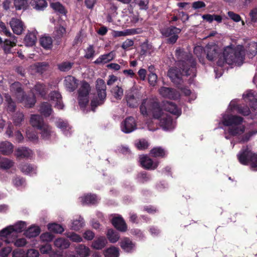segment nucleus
Listing matches in <instances>:
<instances>
[{
    "mask_svg": "<svg viewBox=\"0 0 257 257\" xmlns=\"http://www.w3.org/2000/svg\"><path fill=\"white\" fill-rule=\"evenodd\" d=\"M140 110L145 117L152 116L154 118L160 119V125L164 130H171L175 127V122L170 115L163 113L159 102L156 98L143 99L140 106Z\"/></svg>",
    "mask_w": 257,
    "mask_h": 257,
    "instance_id": "f257e3e1",
    "label": "nucleus"
},
{
    "mask_svg": "<svg viewBox=\"0 0 257 257\" xmlns=\"http://www.w3.org/2000/svg\"><path fill=\"white\" fill-rule=\"evenodd\" d=\"M244 57V53L242 46L235 47L231 45L224 48L217 64L221 67L223 66L225 63L239 66L242 64Z\"/></svg>",
    "mask_w": 257,
    "mask_h": 257,
    "instance_id": "f03ea898",
    "label": "nucleus"
},
{
    "mask_svg": "<svg viewBox=\"0 0 257 257\" xmlns=\"http://www.w3.org/2000/svg\"><path fill=\"white\" fill-rule=\"evenodd\" d=\"M243 119L241 117L236 115L224 114L222 117V123L224 125L228 126L227 130L225 132L232 136L240 135L244 132L245 126L242 124Z\"/></svg>",
    "mask_w": 257,
    "mask_h": 257,
    "instance_id": "7ed1b4c3",
    "label": "nucleus"
},
{
    "mask_svg": "<svg viewBox=\"0 0 257 257\" xmlns=\"http://www.w3.org/2000/svg\"><path fill=\"white\" fill-rule=\"evenodd\" d=\"M10 92L17 102L23 103L26 107H32L36 103V98L34 95L28 96L22 88V85L18 82H14L10 86Z\"/></svg>",
    "mask_w": 257,
    "mask_h": 257,
    "instance_id": "20e7f679",
    "label": "nucleus"
},
{
    "mask_svg": "<svg viewBox=\"0 0 257 257\" xmlns=\"http://www.w3.org/2000/svg\"><path fill=\"white\" fill-rule=\"evenodd\" d=\"M237 158L241 164L248 165L252 170H257V154L247 149L240 151Z\"/></svg>",
    "mask_w": 257,
    "mask_h": 257,
    "instance_id": "39448f33",
    "label": "nucleus"
},
{
    "mask_svg": "<svg viewBox=\"0 0 257 257\" xmlns=\"http://www.w3.org/2000/svg\"><path fill=\"white\" fill-rule=\"evenodd\" d=\"M96 89L98 97L97 98L93 99L91 102L92 109L94 111V107L102 104L106 96V86L104 81L102 79H98L96 81Z\"/></svg>",
    "mask_w": 257,
    "mask_h": 257,
    "instance_id": "423d86ee",
    "label": "nucleus"
},
{
    "mask_svg": "<svg viewBox=\"0 0 257 257\" xmlns=\"http://www.w3.org/2000/svg\"><path fill=\"white\" fill-rule=\"evenodd\" d=\"M177 65L181 69H182L183 72H184L185 75L188 76L191 75L192 76H195L196 62L191 55H187V59L186 61H179L177 63Z\"/></svg>",
    "mask_w": 257,
    "mask_h": 257,
    "instance_id": "0eeeda50",
    "label": "nucleus"
},
{
    "mask_svg": "<svg viewBox=\"0 0 257 257\" xmlns=\"http://www.w3.org/2000/svg\"><path fill=\"white\" fill-rule=\"evenodd\" d=\"M90 91L89 84L85 82L82 81L78 90V101L81 107H85L89 101L88 95Z\"/></svg>",
    "mask_w": 257,
    "mask_h": 257,
    "instance_id": "6e6552de",
    "label": "nucleus"
},
{
    "mask_svg": "<svg viewBox=\"0 0 257 257\" xmlns=\"http://www.w3.org/2000/svg\"><path fill=\"white\" fill-rule=\"evenodd\" d=\"M30 123L33 127L40 130L42 135L46 137L45 131L48 128V125L44 123L43 118L41 116L36 114L32 115L30 119Z\"/></svg>",
    "mask_w": 257,
    "mask_h": 257,
    "instance_id": "1a4fd4ad",
    "label": "nucleus"
},
{
    "mask_svg": "<svg viewBox=\"0 0 257 257\" xmlns=\"http://www.w3.org/2000/svg\"><path fill=\"white\" fill-rule=\"evenodd\" d=\"M9 24L13 32L16 35H21L25 31L24 24L20 19L13 18L10 20Z\"/></svg>",
    "mask_w": 257,
    "mask_h": 257,
    "instance_id": "9d476101",
    "label": "nucleus"
},
{
    "mask_svg": "<svg viewBox=\"0 0 257 257\" xmlns=\"http://www.w3.org/2000/svg\"><path fill=\"white\" fill-rule=\"evenodd\" d=\"M121 130L124 133H130L136 129V122L133 117H128L121 123Z\"/></svg>",
    "mask_w": 257,
    "mask_h": 257,
    "instance_id": "9b49d317",
    "label": "nucleus"
},
{
    "mask_svg": "<svg viewBox=\"0 0 257 257\" xmlns=\"http://www.w3.org/2000/svg\"><path fill=\"white\" fill-rule=\"evenodd\" d=\"M159 93L166 98L176 99L179 97V93L173 88L167 87H161L159 88Z\"/></svg>",
    "mask_w": 257,
    "mask_h": 257,
    "instance_id": "f8f14e48",
    "label": "nucleus"
},
{
    "mask_svg": "<svg viewBox=\"0 0 257 257\" xmlns=\"http://www.w3.org/2000/svg\"><path fill=\"white\" fill-rule=\"evenodd\" d=\"M125 98L129 107H135L138 106L140 96L137 92L129 91L126 93Z\"/></svg>",
    "mask_w": 257,
    "mask_h": 257,
    "instance_id": "ddd939ff",
    "label": "nucleus"
},
{
    "mask_svg": "<svg viewBox=\"0 0 257 257\" xmlns=\"http://www.w3.org/2000/svg\"><path fill=\"white\" fill-rule=\"evenodd\" d=\"M140 162L144 168L149 170H154L158 165L157 162H154L147 156H141L140 157Z\"/></svg>",
    "mask_w": 257,
    "mask_h": 257,
    "instance_id": "4468645a",
    "label": "nucleus"
},
{
    "mask_svg": "<svg viewBox=\"0 0 257 257\" xmlns=\"http://www.w3.org/2000/svg\"><path fill=\"white\" fill-rule=\"evenodd\" d=\"M17 43V38L16 36H12L9 39H6L4 40L3 45V49L6 54L12 53V48L16 45Z\"/></svg>",
    "mask_w": 257,
    "mask_h": 257,
    "instance_id": "2eb2a0df",
    "label": "nucleus"
},
{
    "mask_svg": "<svg viewBox=\"0 0 257 257\" xmlns=\"http://www.w3.org/2000/svg\"><path fill=\"white\" fill-rule=\"evenodd\" d=\"M142 32L141 29H128L122 31H113L112 35L114 37H124L140 34Z\"/></svg>",
    "mask_w": 257,
    "mask_h": 257,
    "instance_id": "dca6fc26",
    "label": "nucleus"
},
{
    "mask_svg": "<svg viewBox=\"0 0 257 257\" xmlns=\"http://www.w3.org/2000/svg\"><path fill=\"white\" fill-rule=\"evenodd\" d=\"M50 100L55 104V107L58 109H62L64 105L62 102L61 95L57 91L52 92L50 94Z\"/></svg>",
    "mask_w": 257,
    "mask_h": 257,
    "instance_id": "f3484780",
    "label": "nucleus"
},
{
    "mask_svg": "<svg viewBox=\"0 0 257 257\" xmlns=\"http://www.w3.org/2000/svg\"><path fill=\"white\" fill-rule=\"evenodd\" d=\"M168 75L172 81L176 84L180 83L181 80V78L183 73L180 70H178L176 67L170 68L168 71Z\"/></svg>",
    "mask_w": 257,
    "mask_h": 257,
    "instance_id": "a211bd4d",
    "label": "nucleus"
},
{
    "mask_svg": "<svg viewBox=\"0 0 257 257\" xmlns=\"http://www.w3.org/2000/svg\"><path fill=\"white\" fill-rule=\"evenodd\" d=\"M115 56V53L114 51L110 52L100 55L94 61V63L96 64H105L112 60Z\"/></svg>",
    "mask_w": 257,
    "mask_h": 257,
    "instance_id": "6ab92c4d",
    "label": "nucleus"
},
{
    "mask_svg": "<svg viewBox=\"0 0 257 257\" xmlns=\"http://www.w3.org/2000/svg\"><path fill=\"white\" fill-rule=\"evenodd\" d=\"M164 107L166 110L170 112L171 113L175 115L177 117L180 116L181 114V110L178 108L173 102L166 101L164 104Z\"/></svg>",
    "mask_w": 257,
    "mask_h": 257,
    "instance_id": "aec40b11",
    "label": "nucleus"
},
{
    "mask_svg": "<svg viewBox=\"0 0 257 257\" xmlns=\"http://www.w3.org/2000/svg\"><path fill=\"white\" fill-rule=\"evenodd\" d=\"M207 58L210 61L214 60L218 56V48L216 45H207L205 48Z\"/></svg>",
    "mask_w": 257,
    "mask_h": 257,
    "instance_id": "412c9836",
    "label": "nucleus"
},
{
    "mask_svg": "<svg viewBox=\"0 0 257 257\" xmlns=\"http://www.w3.org/2000/svg\"><path fill=\"white\" fill-rule=\"evenodd\" d=\"M64 84L69 91H73L77 87V80L72 76H67L64 80Z\"/></svg>",
    "mask_w": 257,
    "mask_h": 257,
    "instance_id": "4be33fe9",
    "label": "nucleus"
},
{
    "mask_svg": "<svg viewBox=\"0 0 257 257\" xmlns=\"http://www.w3.org/2000/svg\"><path fill=\"white\" fill-rule=\"evenodd\" d=\"M113 225L118 230L120 231H125L127 229L126 225L121 217H114L112 221Z\"/></svg>",
    "mask_w": 257,
    "mask_h": 257,
    "instance_id": "5701e85b",
    "label": "nucleus"
},
{
    "mask_svg": "<svg viewBox=\"0 0 257 257\" xmlns=\"http://www.w3.org/2000/svg\"><path fill=\"white\" fill-rule=\"evenodd\" d=\"M120 246L122 249L127 252L133 250L135 247V244L128 238H124L120 242Z\"/></svg>",
    "mask_w": 257,
    "mask_h": 257,
    "instance_id": "b1692460",
    "label": "nucleus"
},
{
    "mask_svg": "<svg viewBox=\"0 0 257 257\" xmlns=\"http://www.w3.org/2000/svg\"><path fill=\"white\" fill-rule=\"evenodd\" d=\"M14 146L9 142L5 141L0 143V152L4 155H9L13 152Z\"/></svg>",
    "mask_w": 257,
    "mask_h": 257,
    "instance_id": "393cba45",
    "label": "nucleus"
},
{
    "mask_svg": "<svg viewBox=\"0 0 257 257\" xmlns=\"http://www.w3.org/2000/svg\"><path fill=\"white\" fill-rule=\"evenodd\" d=\"M243 98L246 102H249V105L254 107V103H257L256 99L254 92L252 90H247L243 94Z\"/></svg>",
    "mask_w": 257,
    "mask_h": 257,
    "instance_id": "a878e982",
    "label": "nucleus"
},
{
    "mask_svg": "<svg viewBox=\"0 0 257 257\" xmlns=\"http://www.w3.org/2000/svg\"><path fill=\"white\" fill-rule=\"evenodd\" d=\"M107 240L103 236H100L96 238L92 243V247L96 249H101L106 245Z\"/></svg>",
    "mask_w": 257,
    "mask_h": 257,
    "instance_id": "bb28decb",
    "label": "nucleus"
},
{
    "mask_svg": "<svg viewBox=\"0 0 257 257\" xmlns=\"http://www.w3.org/2000/svg\"><path fill=\"white\" fill-rule=\"evenodd\" d=\"M181 30L175 27L168 28L162 30V35L168 38L175 34H178L180 33Z\"/></svg>",
    "mask_w": 257,
    "mask_h": 257,
    "instance_id": "cd10ccee",
    "label": "nucleus"
},
{
    "mask_svg": "<svg viewBox=\"0 0 257 257\" xmlns=\"http://www.w3.org/2000/svg\"><path fill=\"white\" fill-rule=\"evenodd\" d=\"M229 107L231 109L236 108L238 112L243 115H248L250 113L249 109L247 106H245L242 108L241 107L237 106L235 100H232L230 102Z\"/></svg>",
    "mask_w": 257,
    "mask_h": 257,
    "instance_id": "c85d7f7f",
    "label": "nucleus"
},
{
    "mask_svg": "<svg viewBox=\"0 0 257 257\" xmlns=\"http://www.w3.org/2000/svg\"><path fill=\"white\" fill-rule=\"evenodd\" d=\"M32 154V151L26 147L19 148L16 150V155L17 157H29Z\"/></svg>",
    "mask_w": 257,
    "mask_h": 257,
    "instance_id": "c756f323",
    "label": "nucleus"
},
{
    "mask_svg": "<svg viewBox=\"0 0 257 257\" xmlns=\"http://www.w3.org/2000/svg\"><path fill=\"white\" fill-rule=\"evenodd\" d=\"M30 4L37 10H43L47 6L45 0H31Z\"/></svg>",
    "mask_w": 257,
    "mask_h": 257,
    "instance_id": "7c9ffc66",
    "label": "nucleus"
},
{
    "mask_svg": "<svg viewBox=\"0 0 257 257\" xmlns=\"http://www.w3.org/2000/svg\"><path fill=\"white\" fill-rule=\"evenodd\" d=\"M75 249L77 254L81 257H87L90 254L89 248L83 244H79Z\"/></svg>",
    "mask_w": 257,
    "mask_h": 257,
    "instance_id": "2f4dec72",
    "label": "nucleus"
},
{
    "mask_svg": "<svg viewBox=\"0 0 257 257\" xmlns=\"http://www.w3.org/2000/svg\"><path fill=\"white\" fill-rule=\"evenodd\" d=\"M36 35L34 32H29L26 35L24 41L27 46H33L36 41Z\"/></svg>",
    "mask_w": 257,
    "mask_h": 257,
    "instance_id": "473e14b6",
    "label": "nucleus"
},
{
    "mask_svg": "<svg viewBox=\"0 0 257 257\" xmlns=\"http://www.w3.org/2000/svg\"><path fill=\"white\" fill-rule=\"evenodd\" d=\"M16 236L13 226H9L0 231V237H2L8 238Z\"/></svg>",
    "mask_w": 257,
    "mask_h": 257,
    "instance_id": "72a5a7b5",
    "label": "nucleus"
},
{
    "mask_svg": "<svg viewBox=\"0 0 257 257\" xmlns=\"http://www.w3.org/2000/svg\"><path fill=\"white\" fill-rule=\"evenodd\" d=\"M33 93L37 95H39L41 96H44L46 95L47 90L46 87L43 84L40 83H37L35 86L33 90H32Z\"/></svg>",
    "mask_w": 257,
    "mask_h": 257,
    "instance_id": "f704fd0d",
    "label": "nucleus"
},
{
    "mask_svg": "<svg viewBox=\"0 0 257 257\" xmlns=\"http://www.w3.org/2000/svg\"><path fill=\"white\" fill-rule=\"evenodd\" d=\"M40 112L45 116H48L51 114L52 109L48 103L45 102L41 104L40 108Z\"/></svg>",
    "mask_w": 257,
    "mask_h": 257,
    "instance_id": "c9c22d12",
    "label": "nucleus"
},
{
    "mask_svg": "<svg viewBox=\"0 0 257 257\" xmlns=\"http://www.w3.org/2000/svg\"><path fill=\"white\" fill-rule=\"evenodd\" d=\"M40 232V229L39 227L34 226L29 228V229L26 230L25 235L26 236L31 238L37 236L39 234Z\"/></svg>",
    "mask_w": 257,
    "mask_h": 257,
    "instance_id": "e433bc0d",
    "label": "nucleus"
},
{
    "mask_svg": "<svg viewBox=\"0 0 257 257\" xmlns=\"http://www.w3.org/2000/svg\"><path fill=\"white\" fill-rule=\"evenodd\" d=\"M5 100L7 103V110L10 112H13L16 109L15 102L13 100L11 96L9 94L5 95Z\"/></svg>",
    "mask_w": 257,
    "mask_h": 257,
    "instance_id": "4c0bfd02",
    "label": "nucleus"
},
{
    "mask_svg": "<svg viewBox=\"0 0 257 257\" xmlns=\"http://www.w3.org/2000/svg\"><path fill=\"white\" fill-rule=\"evenodd\" d=\"M106 236L109 241L111 243L117 242L120 237L118 233L111 229L108 230Z\"/></svg>",
    "mask_w": 257,
    "mask_h": 257,
    "instance_id": "58836bf2",
    "label": "nucleus"
},
{
    "mask_svg": "<svg viewBox=\"0 0 257 257\" xmlns=\"http://www.w3.org/2000/svg\"><path fill=\"white\" fill-rule=\"evenodd\" d=\"M54 245L57 247L65 249L70 246V243L64 238H59L55 240Z\"/></svg>",
    "mask_w": 257,
    "mask_h": 257,
    "instance_id": "ea45409f",
    "label": "nucleus"
},
{
    "mask_svg": "<svg viewBox=\"0 0 257 257\" xmlns=\"http://www.w3.org/2000/svg\"><path fill=\"white\" fill-rule=\"evenodd\" d=\"M83 204H94L97 201L96 196L94 195H86L81 197Z\"/></svg>",
    "mask_w": 257,
    "mask_h": 257,
    "instance_id": "a19ab883",
    "label": "nucleus"
},
{
    "mask_svg": "<svg viewBox=\"0 0 257 257\" xmlns=\"http://www.w3.org/2000/svg\"><path fill=\"white\" fill-rule=\"evenodd\" d=\"M41 46L46 49H51L52 47V40L50 37L44 36L40 39Z\"/></svg>",
    "mask_w": 257,
    "mask_h": 257,
    "instance_id": "79ce46f5",
    "label": "nucleus"
},
{
    "mask_svg": "<svg viewBox=\"0 0 257 257\" xmlns=\"http://www.w3.org/2000/svg\"><path fill=\"white\" fill-rule=\"evenodd\" d=\"M119 254L118 248L114 246L107 248L104 252L105 257H118Z\"/></svg>",
    "mask_w": 257,
    "mask_h": 257,
    "instance_id": "37998d69",
    "label": "nucleus"
},
{
    "mask_svg": "<svg viewBox=\"0 0 257 257\" xmlns=\"http://www.w3.org/2000/svg\"><path fill=\"white\" fill-rule=\"evenodd\" d=\"M111 92L113 97L117 100L121 99L123 95V89L118 86H115L113 87L111 90Z\"/></svg>",
    "mask_w": 257,
    "mask_h": 257,
    "instance_id": "c03bdc74",
    "label": "nucleus"
},
{
    "mask_svg": "<svg viewBox=\"0 0 257 257\" xmlns=\"http://www.w3.org/2000/svg\"><path fill=\"white\" fill-rule=\"evenodd\" d=\"M150 154L154 157H163L166 155V152L161 147H155L151 150Z\"/></svg>",
    "mask_w": 257,
    "mask_h": 257,
    "instance_id": "a18cd8bd",
    "label": "nucleus"
},
{
    "mask_svg": "<svg viewBox=\"0 0 257 257\" xmlns=\"http://www.w3.org/2000/svg\"><path fill=\"white\" fill-rule=\"evenodd\" d=\"M51 7L56 12L65 15L66 10L64 7L59 2H54L50 4Z\"/></svg>",
    "mask_w": 257,
    "mask_h": 257,
    "instance_id": "49530a36",
    "label": "nucleus"
},
{
    "mask_svg": "<svg viewBox=\"0 0 257 257\" xmlns=\"http://www.w3.org/2000/svg\"><path fill=\"white\" fill-rule=\"evenodd\" d=\"M57 126L60 128L62 131L64 132L66 135H68L65 131H68L71 129L70 126L68 124L67 122L60 119H59L56 123Z\"/></svg>",
    "mask_w": 257,
    "mask_h": 257,
    "instance_id": "de8ad7c7",
    "label": "nucleus"
},
{
    "mask_svg": "<svg viewBox=\"0 0 257 257\" xmlns=\"http://www.w3.org/2000/svg\"><path fill=\"white\" fill-rule=\"evenodd\" d=\"M13 165V162L7 158H3L0 161V168L2 169H9L11 168Z\"/></svg>",
    "mask_w": 257,
    "mask_h": 257,
    "instance_id": "09e8293b",
    "label": "nucleus"
},
{
    "mask_svg": "<svg viewBox=\"0 0 257 257\" xmlns=\"http://www.w3.org/2000/svg\"><path fill=\"white\" fill-rule=\"evenodd\" d=\"M48 228L50 231L57 233H61L64 231L63 227L56 223L49 224Z\"/></svg>",
    "mask_w": 257,
    "mask_h": 257,
    "instance_id": "8fccbe9b",
    "label": "nucleus"
},
{
    "mask_svg": "<svg viewBox=\"0 0 257 257\" xmlns=\"http://www.w3.org/2000/svg\"><path fill=\"white\" fill-rule=\"evenodd\" d=\"M14 5L17 10L26 9L28 6L27 0H14Z\"/></svg>",
    "mask_w": 257,
    "mask_h": 257,
    "instance_id": "3c124183",
    "label": "nucleus"
},
{
    "mask_svg": "<svg viewBox=\"0 0 257 257\" xmlns=\"http://www.w3.org/2000/svg\"><path fill=\"white\" fill-rule=\"evenodd\" d=\"M0 32L7 37L15 36L10 32L5 24L2 21H0Z\"/></svg>",
    "mask_w": 257,
    "mask_h": 257,
    "instance_id": "603ef678",
    "label": "nucleus"
},
{
    "mask_svg": "<svg viewBox=\"0 0 257 257\" xmlns=\"http://www.w3.org/2000/svg\"><path fill=\"white\" fill-rule=\"evenodd\" d=\"M12 226L16 235L17 233L22 232L26 228L25 222L23 221H20L14 225Z\"/></svg>",
    "mask_w": 257,
    "mask_h": 257,
    "instance_id": "864d4df0",
    "label": "nucleus"
},
{
    "mask_svg": "<svg viewBox=\"0 0 257 257\" xmlns=\"http://www.w3.org/2000/svg\"><path fill=\"white\" fill-rule=\"evenodd\" d=\"M83 225V221L82 218H79L78 220H75L72 223L71 228L73 230H77L80 229Z\"/></svg>",
    "mask_w": 257,
    "mask_h": 257,
    "instance_id": "5fc2aeb1",
    "label": "nucleus"
},
{
    "mask_svg": "<svg viewBox=\"0 0 257 257\" xmlns=\"http://www.w3.org/2000/svg\"><path fill=\"white\" fill-rule=\"evenodd\" d=\"M73 64L69 62H64L58 65V68L61 71H67L72 68Z\"/></svg>",
    "mask_w": 257,
    "mask_h": 257,
    "instance_id": "6e6d98bb",
    "label": "nucleus"
},
{
    "mask_svg": "<svg viewBox=\"0 0 257 257\" xmlns=\"http://www.w3.org/2000/svg\"><path fill=\"white\" fill-rule=\"evenodd\" d=\"M23 119L24 115L21 112H17L13 116L14 123L16 125H19Z\"/></svg>",
    "mask_w": 257,
    "mask_h": 257,
    "instance_id": "4d7b16f0",
    "label": "nucleus"
},
{
    "mask_svg": "<svg viewBox=\"0 0 257 257\" xmlns=\"http://www.w3.org/2000/svg\"><path fill=\"white\" fill-rule=\"evenodd\" d=\"M67 236L74 242H79L82 241V237L75 233H68Z\"/></svg>",
    "mask_w": 257,
    "mask_h": 257,
    "instance_id": "13d9d810",
    "label": "nucleus"
},
{
    "mask_svg": "<svg viewBox=\"0 0 257 257\" xmlns=\"http://www.w3.org/2000/svg\"><path fill=\"white\" fill-rule=\"evenodd\" d=\"M136 146L139 150H145L148 147V143L145 140L139 141L136 143Z\"/></svg>",
    "mask_w": 257,
    "mask_h": 257,
    "instance_id": "bf43d9fd",
    "label": "nucleus"
},
{
    "mask_svg": "<svg viewBox=\"0 0 257 257\" xmlns=\"http://www.w3.org/2000/svg\"><path fill=\"white\" fill-rule=\"evenodd\" d=\"M55 33L58 38H61L66 34V29L63 27L59 26L56 28Z\"/></svg>",
    "mask_w": 257,
    "mask_h": 257,
    "instance_id": "052dcab7",
    "label": "nucleus"
},
{
    "mask_svg": "<svg viewBox=\"0 0 257 257\" xmlns=\"http://www.w3.org/2000/svg\"><path fill=\"white\" fill-rule=\"evenodd\" d=\"M227 15L228 17L235 22H238L241 21L240 16L238 14H235L232 11L228 12Z\"/></svg>",
    "mask_w": 257,
    "mask_h": 257,
    "instance_id": "680f3d73",
    "label": "nucleus"
},
{
    "mask_svg": "<svg viewBox=\"0 0 257 257\" xmlns=\"http://www.w3.org/2000/svg\"><path fill=\"white\" fill-rule=\"evenodd\" d=\"M249 52L250 56H254L257 52V44L252 42L249 44Z\"/></svg>",
    "mask_w": 257,
    "mask_h": 257,
    "instance_id": "e2e57ef3",
    "label": "nucleus"
},
{
    "mask_svg": "<svg viewBox=\"0 0 257 257\" xmlns=\"http://www.w3.org/2000/svg\"><path fill=\"white\" fill-rule=\"evenodd\" d=\"M52 250V246L49 244H46L40 247V252L43 254L49 253Z\"/></svg>",
    "mask_w": 257,
    "mask_h": 257,
    "instance_id": "0e129e2a",
    "label": "nucleus"
},
{
    "mask_svg": "<svg viewBox=\"0 0 257 257\" xmlns=\"http://www.w3.org/2000/svg\"><path fill=\"white\" fill-rule=\"evenodd\" d=\"M21 171L26 173V174H30L34 170V168L30 165L28 164H24L21 166Z\"/></svg>",
    "mask_w": 257,
    "mask_h": 257,
    "instance_id": "69168bd1",
    "label": "nucleus"
},
{
    "mask_svg": "<svg viewBox=\"0 0 257 257\" xmlns=\"http://www.w3.org/2000/svg\"><path fill=\"white\" fill-rule=\"evenodd\" d=\"M40 237L43 241L49 242L53 239V236L51 233L46 232L41 234Z\"/></svg>",
    "mask_w": 257,
    "mask_h": 257,
    "instance_id": "338daca9",
    "label": "nucleus"
},
{
    "mask_svg": "<svg viewBox=\"0 0 257 257\" xmlns=\"http://www.w3.org/2000/svg\"><path fill=\"white\" fill-rule=\"evenodd\" d=\"M192 8L194 10L204 8L206 7V5L203 1H196L192 4Z\"/></svg>",
    "mask_w": 257,
    "mask_h": 257,
    "instance_id": "774afa93",
    "label": "nucleus"
}]
</instances>
